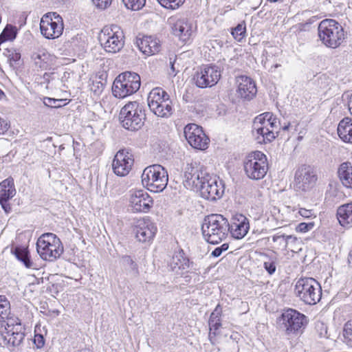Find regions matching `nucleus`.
<instances>
[{
	"mask_svg": "<svg viewBox=\"0 0 352 352\" xmlns=\"http://www.w3.org/2000/svg\"><path fill=\"white\" fill-rule=\"evenodd\" d=\"M202 234L209 243L218 244L228 235V220L221 214L206 216L201 226Z\"/></svg>",
	"mask_w": 352,
	"mask_h": 352,
	"instance_id": "1",
	"label": "nucleus"
},
{
	"mask_svg": "<svg viewBox=\"0 0 352 352\" xmlns=\"http://www.w3.org/2000/svg\"><path fill=\"white\" fill-rule=\"evenodd\" d=\"M277 321L280 322L287 336H301L309 324L308 317L293 308L284 309Z\"/></svg>",
	"mask_w": 352,
	"mask_h": 352,
	"instance_id": "2",
	"label": "nucleus"
},
{
	"mask_svg": "<svg viewBox=\"0 0 352 352\" xmlns=\"http://www.w3.org/2000/svg\"><path fill=\"white\" fill-rule=\"evenodd\" d=\"M318 36L322 43L327 47H338L345 38L342 26L334 19L322 21L318 28Z\"/></svg>",
	"mask_w": 352,
	"mask_h": 352,
	"instance_id": "3",
	"label": "nucleus"
},
{
	"mask_svg": "<svg viewBox=\"0 0 352 352\" xmlns=\"http://www.w3.org/2000/svg\"><path fill=\"white\" fill-rule=\"evenodd\" d=\"M142 186L150 192H162L167 186L168 175L166 170L160 164L146 167L141 176Z\"/></svg>",
	"mask_w": 352,
	"mask_h": 352,
	"instance_id": "4",
	"label": "nucleus"
},
{
	"mask_svg": "<svg viewBox=\"0 0 352 352\" xmlns=\"http://www.w3.org/2000/svg\"><path fill=\"white\" fill-rule=\"evenodd\" d=\"M36 250L42 259L53 261L62 255L64 247L60 239L55 234L46 232L37 239Z\"/></svg>",
	"mask_w": 352,
	"mask_h": 352,
	"instance_id": "5",
	"label": "nucleus"
},
{
	"mask_svg": "<svg viewBox=\"0 0 352 352\" xmlns=\"http://www.w3.org/2000/svg\"><path fill=\"white\" fill-rule=\"evenodd\" d=\"M145 119L144 107L142 104L134 101L125 104L121 109L120 120L122 126L131 131L140 130Z\"/></svg>",
	"mask_w": 352,
	"mask_h": 352,
	"instance_id": "6",
	"label": "nucleus"
},
{
	"mask_svg": "<svg viewBox=\"0 0 352 352\" xmlns=\"http://www.w3.org/2000/svg\"><path fill=\"white\" fill-rule=\"evenodd\" d=\"M268 169L267 157L260 151L249 153L243 160L245 174L250 179L259 180L264 178Z\"/></svg>",
	"mask_w": 352,
	"mask_h": 352,
	"instance_id": "7",
	"label": "nucleus"
},
{
	"mask_svg": "<svg viewBox=\"0 0 352 352\" xmlns=\"http://www.w3.org/2000/svg\"><path fill=\"white\" fill-rule=\"evenodd\" d=\"M296 296L305 304H317L322 297L320 284L314 278L303 277L299 278L294 288Z\"/></svg>",
	"mask_w": 352,
	"mask_h": 352,
	"instance_id": "8",
	"label": "nucleus"
},
{
	"mask_svg": "<svg viewBox=\"0 0 352 352\" xmlns=\"http://www.w3.org/2000/svg\"><path fill=\"white\" fill-rule=\"evenodd\" d=\"M140 87V76L135 72H125L118 75L114 80L112 93L116 98H124L135 93Z\"/></svg>",
	"mask_w": 352,
	"mask_h": 352,
	"instance_id": "9",
	"label": "nucleus"
},
{
	"mask_svg": "<svg viewBox=\"0 0 352 352\" xmlns=\"http://www.w3.org/2000/svg\"><path fill=\"white\" fill-rule=\"evenodd\" d=\"M99 41L104 50L109 53H116L124 45V34L120 27L113 25L104 28L99 35Z\"/></svg>",
	"mask_w": 352,
	"mask_h": 352,
	"instance_id": "10",
	"label": "nucleus"
},
{
	"mask_svg": "<svg viewBox=\"0 0 352 352\" xmlns=\"http://www.w3.org/2000/svg\"><path fill=\"white\" fill-rule=\"evenodd\" d=\"M153 206L154 200L146 190L133 189L129 191L127 197V207L131 213H148Z\"/></svg>",
	"mask_w": 352,
	"mask_h": 352,
	"instance_id": "11",
	"label": "nucleus"
},
{
	"mask_svg": "<svg viewBox=\"0 0 352 352\" xmlns=\"http://www.w3.org/2000/svg\"><path fill=\"white\" fill-rule=\"evenodd\" d=\"M199 190L203 198L212 201L223 195L224 186L218 177L206 173L201 177Z\"/></svg>",
	"mask_w": 352,
	"mask_h": 352,
	"instance_id": "12",
	"label": "nucleus"
},
{
	"mask_svg": "<svg viewBox=\"0 0 352 352\" xmlns=\"http://www.w3.org/2000/svg\"><path fill=\"white\" fill-rule=\"evenodd\" d=\"M62 17L56 12L44 14L40 22V30L43 36L48 39L58 38L63 32Z\"/></svg>",
	"mask_w": 352,
	"mask_h": 352,
	"instance_id": "13",
	"label": "nucleus"
},
{
	"mask_svg": "<svg viewBox=\"0 0 352 352\" xmlns=\"http://www.w3.org/2000/svg\"><path fill=\"white\" fill-rule=\"evenodd\" d=\"M133 232L136 240L140 243H150L155 238L157 228L149 217L138 219L133 227Z\"/></svg>",
	"mask_w": 352,
	"mask_h": 352,
	"instance_id": "14",
	"label": "nucleus"
},
{
	"mask_svg": "<svg viewBox=\"0 0 352 352\" xmlns=\"http://www.w3.org/2000/svg\"><path fill=\"white\" fill-rule=\"evenodd\" d=\"M220 68L214 65H202L194 76L196 85L199 88L211 87L215 85L221 78Z\"/></svg>",
	"mask_w": 352,
	"mask_h": 352,
	"instance_id": "15",
	"label": "nucleus"
},
{
	"mask_svg": "<svg viewBox=\"0 0 352 352\" xmlns=\"http://www.w3.org/2000/svg\"><path fill=\"white\" fill-rule=\"evenodd\" d=\"M289 124L280 127V120L274 116L271 112H265L257 116L253 122V129L256 132H273L274 130L282 129L283 131L289 129Z\"/></svg>",
	"mask_w": 352,
	"mask_h": 352,
	"instance_id": "16",
	"label": "nucleus"
},
{
	"mask_svg": "<svg viewBox=\"0 0 352 352\" xmlns=\"http://www.w3.org/2000/svg\"><path fill=\"white\" fill-rule=\"evenodd\" d=\"M134 163L133 155L126 149L119 150L114 156L112 168L118 176L127 175L132 169Z\"/></svg>",
	"mask_w": 352,
	"mask_h": 352,
	"instance_id": "17",
	"label": "nucleus"
},
{
	"mask_svg": "<svg viewBox=\"0 0 352 352\" xmlns=\"http://www.w3.org/2000/svg\"><path fill=\"white\" fill-rule=\"evenodd\" d=\"M295 181L302 191H308L316 186L318 176L313 167L302 165L296 172Z\"/></svg>",
	"mask_w": 352,
	"mask_h": 352,
	"instance_id": "18",
	"label": "nucleus"
},
{
	"mask_svg": "<svg viewBox=\"0 0 352 352\" xmlns=\"http://www.w3.org/2000/svg\"><path fill=\"white\" fill-rule=\"evenodd\" d=\"M250 222L242 214H235L228 221V233L236 239H243L248 232Z\"/></svg>",
	"mask_w": 352,
	"mask_h": 352,
	"instance_id": "19",
	"label": "nucleus"
},
{
	"mask_svg": "<svg viewBox=\"0 0 352 352\" xmlns=\"http://www.w3.org/2000/svg\"><path fill=\"white\" fill-rule=\"evenodd\" d=\"M16 195L14 179L8 177L0 183V204L6 212L11 210V206L8 201Z\"/></svg>",
	"mask_w": 352,
	"mask_h": 352,
	"instance_id": "20",
	"label": "nucleus"
},
{
	"mask_svg": "<svg viewBox=\"0 0 352 352\" xmlns=\"http://www.w3.org/2000/svg\"><path fill=\"white\" fill-rule=\"evenodd\" d=\"M169 24L171 27L172 33L182 41L186 42L190 38L192 32V25L186 19L175 20L170 18Z\"/></svg>",
	"mask_w": 352,
	"mask_h": 352,
	"instance_id": "21",
	"label": "nucleus"
},
{
	"mask_svg": "<svg viewBox=\"0 0 352 352\" xmlns=\"http://www.w3.org/2000/svg\"><path fill=\"white\" fill-rule=\"evenodd\" d=\"M236 82L238 83L236 91L241 98L251 100L255 96L257 89L256 84L252 78L241 76L237 78Z\"/></svg>",
	"mask_w": 352,
	"mask_h": 352,
	"instance_id": "22",
	"label": "nucleus"
},
{
	"mask_svg": "<svg viewBox=\"0 0 352 352\" xmlns=\"http://www.w3.org/2000/svg\"><path fill=\"white\" fill-rule=\"evenodd\" d=\"M337 220L342 228L350 229L352 228V202L340 206L336 210Z\"/></svg>",
	"mask_w": 352,
	"mask_h": 352,
	"instance_id": "23",
	"label": "nucleus"
},
{
	"mask_svg": "<svg viewBox=\"0 0 352 352\" xmlns=\"http://www.w3.org/2000/svg\"><path fill=\"white\" fill-rule=\"evenodd\" d=\"M137 46L146 55H152L160 51L158 41L151 36H144L137 38Z\"/></svg>",
	"mask_w": 352,
	"mask_h": 352,
	"instance_id": "24",
	"label": "nucleus"
},
{
	"mask_svg": "<svg viewBox=\"0 0 352 352\" xmlns=\"http://www.w3.org/2000/svg\"><path fill=\"white\" fill-rule=\"evenodd\" d=\"M273 248L276 250L295 252L293 246L298 242V239L292 235H275L273 236Z\"/></svg>",
	"mask_w": 352,
	"mask_h": 352,
	"instance_id": "25",
	"label": "nucleus"
},
{
	"mask_svg": "<svg viewBox=\"0 0 352 352\" xmlns=\"http://www.w3.org/2000/svg\"><path fill=\"white\" fill-rule=\"evenodd\" d=\"M184 186L188 190H195L201 185V179L197 168L188 166L184 173Z\"/></svg>",
	"mask_w": 352,
	"mask_h": 352,
	"instance_id": "26",
	"label": "nucleus"
},
{
	"mask_svg": "<svg viewBox=\"0 0 352 352\" xmlns=\"http://www.w3.org/2000/svg\"><path fill=\"white\" fill-rule=\"evenodd\" d=\"M338 177L344 187L352 189V164L349 162L342 163L338 169Z\"/></svg>",
	"mask_w": 352,
	"mask_h": 352,
	"instance_id": "27",
	"label": "nucleus"
},
{
	"mask_svg": "<svg viewBox=\"0 0 352 352\" xmlns=\"http://www.w3.org/2000/svg\"><path fill=\"white\" fill-rule=\"evenodd\" d=\"M189 144L194 148L206 150L209 145L210 138L206 133H184Z\"/></svg>",
	"mask_w": 352,
	"mask_h": 352,
	"instance_id": "28",
	"label": "nucleus"
},
{
	"mask_svg": "<svg viewBox=\"0 0 352 352\" xmlns=\"http://www.w3.org/2000/svg\"><path fill=\"white\" fill-rule=\"evenodd\" d=\"M166 97H169V95L162 88L155 87L153 89L147 98L148 105L151 111H152L153 109H157V107H159V104L162 102V100H165Z\"/></svg>",
	"mask_w": 352,
	"mask_h": 352,
	"instance_id": "29",
	"label": "nucleus"
},
{
	"mask_svg": "<svg viewBox=\"0 0 352 352\" xmlns=\"http://www.w3.org/2000/svg\"><path fill=\"white\" fill-rule=\"evenodd\" d=\"M170 267L176 272L186 270L190 267V260L182 250L173 254L170 261Z\"/></svg>",
	"mask_w": 352,
	"mask_h": 352,
	"instance_id": "30",
	"label": "nucleus"
},
{
	"mask_svg": "<svg viewBox=\"0 0 352 352\" xmlns=\"http://www.w3.org/2000/svg\"><path fill=\"white\" fill-rule=\"evenodd\" d=\"M279 53V49L276 47L270 46L267 49L265 50L263 53V59L262 63L263 64L264 67L267 68L269 67L274 68H277L280 66L279 64L275 63L274 65H270V63L274 62V58Z\"/></svg>",
	"mask_w": 352,
	"mask_h": 352,
	"instance_id": "31",
	"label": "nucleus"
},
{
	"mask_svg": "<svg viewBox=\"0 0 352 352\" xmlns=\"http://www.w3.org/2000/svg\"><path fill=\"white\" fill-rule=\"evenodd\" d=\"M165 100H162V102L159 104L157 109H153L152 111L158 117L168 118L173 113L172 101L169 97H166Z\"/></svg>",
	"mask_w": 352,
	"mask_h": 352,
	"instance_id": "32",
	"label": "nucleus"
},
{
	"mask_svg": "<svg viewBox=\"0 0 352 352\" xmlns=\"http://www.w3.org/2000/svg\"><path fill=\"white\" fill-rule=\"evenodd\" d=\"M14 254L26 267L31 268L32 267V262L30 259V252L28 247L16 246L14 248Z\"/></svg>",
	"mask_w": 352,
	"mask_h": 352,
	"instance_id": "33",
	"label": "nucleus"
},
{
	"mask_svg": "<svg viewBox=\"0 0 352 352\" xmlns=\"http://www.w3.org/2000/svg\"><path fill=\"white\" fill-rule=\"evenodd\" d=\"M10 312V302L6 296L0 295V323H3L8 318Z\"/></svg>",
	"mask_w": 352,
	"mask_h": 352,
	"instance_id": "34",
	"label": "nucleus"
},
{
	"mask_svg": "<svg viewBox=\"0 0 352 352\" xmlns=\"http://www.w3.org/2000/svg\"><path fill=\"white\" fill-rule=\"evenodd\" d=\"M341 338L344 343L352 346V319L347 320L344 324Z\"/></svg>",
	"mask_w": 352,
	"mask_h": 352,
	"instance_id": "35",
	"label": "nucleus"
},
{
	"mask_svg": "<svg viewBox=\"0 0 352 352\" xmlns=\"http://www.w3.org/2000/svg\"><path fill=\"white\" fill-rule=\"evenodd\" d=\"M32 60L36 66L39 68H45L47 66L48 54L43 51L34 52L31 56Z\"/></svg>",
	"mask_w": 352,
	"mask_h": 352,
	"instance_id": "36",
	"label": "nucleus"
},
{
	"mask_svg": "<svg viewBox=\"0 0 352 352\" xmlns=\"http://www.w3.org/2000/svg\"><path fill=\"white\" fill-rule=\"evenodd\" d=\"M3 55L8 58V61L11 67H16L20 64L21 54L15 50H6Z\"/></svg>",
	"mask_w": 352,
	"mask_h": 352,
	"instance_id": "37",
	"label": "nucleus"
},
{
	"mask_svg": "<svg viewBox=\"0 0 352 352\" xmlns=\"http://www.w3.org/2000/svg\"><path fill=\"white\" fill-rule=\"evenodd\" d=\"M246 34V25L245 22L239 23L235 28L231 29V34L238 41H241Z\"/></svg>",
	"mask_w": 352,
	"mask_h": 352,
	"instance_id": "38",
	"label": "nucleus"
},
{
	"mask_svg": "<svg viewBox=\"0 0 352 352\" xmlns=\"http://www.w3.org/2000/svg\"><path fill=\"white\" fill-rule=\"evenodd\" d=\"M89 87L94 96L99 97L104 89V84L100 80H93L91 84L89 85Z\"/></svg>",
	"mask_w": 352,
	"mask_h": 352,
	"instance_id": "39",
	"label": "nucleus"
},
{
	"mask_svg": "<svg viewBox=\"0 0 352 352\" xmlns=\"http://www.w3.org/2000/svg\"><path fill=\"white\" fill-rule=\"evenodd\" d=\"M157 2L166 9L175 10L181 6L185 0H157Z\"/></svg>",
	"mask_w": 352,
	"mask_h": 352,
	"instance_id": "40",
	"label": "nucleus"
},
{
	"mask_svg": "<svg viewBox=\"0 0 352 352\" xmlns=\"http://www.w3.org/2000/svg\"><path fill=\"white\" fill-rule=\"evenodd\" d=\"M125 6L132 10H141L146 3V0H122Z\"/></svg>",
	"mask_w": 352,
	"mask_h": 352,
	"instance_id": "41",
	"label": "nucleus"
},
{
	"mask_svg": "<svg viewBox=\"0 0 352 352\" xmlns=\"http://www.w3.org/2000/svg\"><path fill=\"white\" fill-rule=\"evenodd\" d=\"M209 329L210 330H220L221 327V319L219 316H216L214 313H212L208 320Z\"/></svg>",
	"mask_w": 352,
	"mask_h": 352,
	"instance_id": "42",
	"label": "nucleus"
},
{
	"mask_svg": "<svg viewBox=\"0 0 352 352\" xmlns=\"http://www.w3.org/2000/svg\"><path fill=\"white\" fill-rule=\"evenodd\" d=\"M352 132V120L349 118H344L338 124L337 132Z\"/></svg>",
	"mask_w": 352,
	"mask_h": 352,
	"instance_id": "43",
	"label": "nucleus"
},
{
	"mask_svg": "<svg viewBox=\"0 0 352 352\" xmlns=\"http://www.w3.org/2000/svg\"><path fill=\"white\" fill-rule=\"evenodd\" d=\"M314 226H315L314 222H309V223L302 222V223H298L296 226L295 230L296 232H298V233H305V232H307L310 231L311 230H312L314 228Z\"/></svg>",
	"mask_w": 352,
	"mask_h": 352,
	"instance_id": "44",
	"label": "nucleus"
},
{
	"mask_svg": "<svg viewBox=\"0 0 352 352\" xmlns=\"http://www.w3.org/2000/svg\"><path fill=\"white\" fill-rule=\"evenodd\" d=\"M63 100L62 99H54L51 98H45L43 103L45 106L52 108H59L63 106L62 103Z\"/></svg>",
	"mask_w": 352,
	"mask_h": 352,
	"instance_id": "45",
	"label": "nucleus"
},
{
	"mask_svg": "<svg viewBox=\"0 0 352 352\" xmlns=\"http://www.w3.org/2000/svg\"><path fill=\"white\" fill-rule=\"evenodd\" d=\"M298 214L304 219H315L316 217L314 210L305 208H298Z\"/></svg>",
	"mask_w": 352,
	"mask_h": 352,
	"instance_id": "46",
	"label": "nucleus"
},
{
	"mask_svg": "<svg viewBox=\"0 0 352 352\" xmlns=\"http://www.w3.org/2000/svg\"><path fill=\"white\" fill-rule=\"evenodd\" d=\"M263 267L270 274H273L276 269V262L274 260L270 258L264 262Z\"/></svg>",
	"mask_w": 352,
	"mask_h": 352,
	"instance_id": "47",
	"label": "nucleus"
},
{
	"mask_svg": "<svg viewBox=\"0 0 352 352\" xmlns=\"http://www.w3.org/2000/svg\"><path fill=\"white\" fill-rule=\"evenodd\" d=\"M220 336V330H210L209 329L208 339L212 345L218 342V337Z\"/></svg>",
	"mask_w": 352,
	"mask_h": 352,
	"instance_id": "48",
	"label": "nucleus"
},
{
	"mask_svg": "<svg viewBox=\"0 0 352 352\" xmlns=\"http://www.w3.org/2000/svg\"><path fill=\"white\" fill-rule=\"evenodd\" d=\"M197 131L198 132H204L203 128L201 126L197 125L195 123L188 124L185 126L184 129V132H196Z\"/></svg>",
	"mask_w": 352,
	"mask_h": 352,
	"instance_id": "49",
	"label": "nucleus"
},
{
	"mask_svg": "<svg viewBox=\"0 0 352 352\" xmlns=\"http://www.w3.org/2000/svg\"><path fill=\"white\" fill-rule=\"evenodd\" d=\"M7 334L8 335L6 336H5V339L8 340V342L12 343V344H13V345H16V344H19V342H21V340L23 338L22 334L16 333V336H19V340H17L16 342V340H15L16 337H14V333H12V334H10L9 332H8Z\"/></svg>",
	"mask_w": 352,
	"mask_h": 352,
	"instance_id": "50",
	"label": "nucleus"
},
{
	"mask_svg": "<svg viewBox=\"0 0 352 352\" xmlns=\"http://www.w3.org/2000/svg\"><path fill=\"white\" fill-rule=\"evenodd\" d=\"M94 4L100 9H105L108 8L112 0H92Z\"/></svg>",
	"mask_w": 352,
	"mask_h": 352,
	"instance_id": "51",
	"label": "nucleus"
},
{
	"mask_svg": "<svg viewBox=\"0 0 352 352\" xmlns=\"http://www.w3.org/2000/svg\"><path fill=\"white\" fill-rule=\"evenodd\" d=\"M34 342L38 348L43 347L45 344L43 336L41 334H36L34 338Z\"/></svg>",
	"mask_w": 352,
	"mask_h": 352,
	"instance_id": "52",
	"label": "nucleus"
},
{
	"mask_svg": "<svg viewBox=\"0 0 352 352\" xmlns=\"http://www.w3.org/2000/svg\"><path fill=\"white\" fill-rule=\"evenodd\" d=\"M10 123L6 120L0 118V132H7L10 128Z\"/></svg>",
	"mask_w": 352,
	"mask_h": 352,
	"instance_id": "53",
	"label": "nucleus"
},
{
	"mask_svg": "<svg viewBox=\"0 0 352 352\" xmlns=\"http://www.w3.org/2000/svg\"><path fill=\"white\" fill-rule=\"evenodd\" d=\"M274 135V133H257V135L255 138L256 144H265V140L264 135Z\"/></svg>",
	"mask_w": 352,
	"mask_h": 352,
	"instance_id": "54",
	"label": "nucleus"
},
{
	"mask_svg": "<svg viewBox=\"0 0 352 352\" xmlns=\"http://www.w3.org/2000/svg\"><path fill=\"white\" fill-rule=\"evenodd\" d=\"M338 135L343 142L352 143V133H338Z\"/></svg>",
	"mask_w": 352,
	"mask_h": 352,
	"instance_id": "55",
	"label": "nucleus"
},
{
	"mask_svg": "<svg viewBox=\"0 0 352 352\" xmlns=\"http://www.w3.org/2000/svg\"><path fill=\"white\" fill-rule=\"evenodd\" d=\"M212 313H214L216 316H219L220 318L221 317L222 309L219 304L217 305Z\"/></svg>",
	"mask_w": 352,
	"mask_h": 352,
	"instance_id": "56",
	"label": "nucleus"
},
{
	"mask_svg": "<svg viewBox=\"0 0 352 352\" xmlns=\"http://www.w3.org/2000/svg\"><path fill=\"white\" fill-rule=\"evenodd\" d=\"M222 254V252L221 250V249L217 247L212 252V255L214 257H218L221 254Z\"/></svg>",
	"mask_w": 352,
	"mask_h": 352,
	"instance_id": "57",
	"label": "nucleus"
},
{
	"mask_svg": "<svg viewBox=\"0 0 352 352\" xmlns=\"http://www.w3.org/2000/svg\"><path fill=\"white\" fill-rule=\"evenodd\" d=\"M264 138H265V144H266L270 143L272 141H273L276 138V136L274 134V135H264Z\"/></svg>",
	"mask_w": 352,
	"mask_h": 352,
	"instance_id": "58",
	"label": "nucleus"
},
{
	"mask_svg": "<svg viewBox=\"0 0 352 352\" xmlns=\"http://www.w3.org/2000/svg\"><path fill=\"white\" fill-rule=\"evenodd\" d=\"M170 69L172 71V74L173 76H175L176 75V69L175 68V62L174 61H170Z\"/></svg>",
	"mask_w": 352,
	"mask_h": 352,
	"instance_id": "59",
	"label": "nucleus"
},
{
	"mask_svg": "<svg viewBox=\"0 0 352 352\" xmlns=\"http://www.w3.org/2000/svg\"><path fill=\"white\" fill-rule=\"evenodd\" d=\"M219 248L221 249V252H223L224 251H226L228 249L229 245H228V243H223Z\"/></svg>",
	"mask_w": 352,
	"mask_h": 352,
	"instance_id": "60",
	"label": "nucleus"
},
{
	"mask_svg": "<svg viewBox=\"0 0 352 352\" xmlns=\"http://www.w3.org/2000/svg\"><path fill=\"white\" fill-rule=\"evenodd\" d=\"M36 286V284L34 283H30L28 286L27 287L26 289H29L30 291H32L34 287Z\"/></svg>",
	"mask_w": 352,
	"mask_h": 352,
	"instance_id": "61",
	"label": "nucleus"
},
{
	"mask_svg": "<svg viewBox=\"0 0 352 352\" xmlns=\"http://www.w3.org/2000/svg\"><path fill=\"white\" fill-rule=\"evenodd\" d=\"M75 352H93L92 350H91L89 348H84L79 351H75Z\"/></svg>",
	"mask_w": 352,
	"mask_h": 352,
	"instance_id": "62",
	"label": "nucleus"
},
{
	"mask_svg": "<svg viewBox=\"0 0 352 352\" xmlns=\"http://www.w3.org/2000/svg\"><path fill=\"white\" fill-rule=\"evenodd\" d=\"M349 111H351V109H352V95L350 98V100L349 102Z\"/></svg>",
	"mask_w": 352,
	"mask_h": 352,
	"instance_id": "63",
	"label": "nucleus"
},
{
	"mask_svg": "<svg viewBox=\"0 0 352 352\" xmlns=\"http://www.w3.org/2000/svg\"><path fill=\"white\" fill-rule=\"evenodd\" d=\"M4 96V93L3 92V91H1L0 89V99Z\"/></svg>",
	"mask_w": 352,
	"mask_h": 352,
	"instance_id": "64",
	"label": "nucleus"
}]
</instances>
